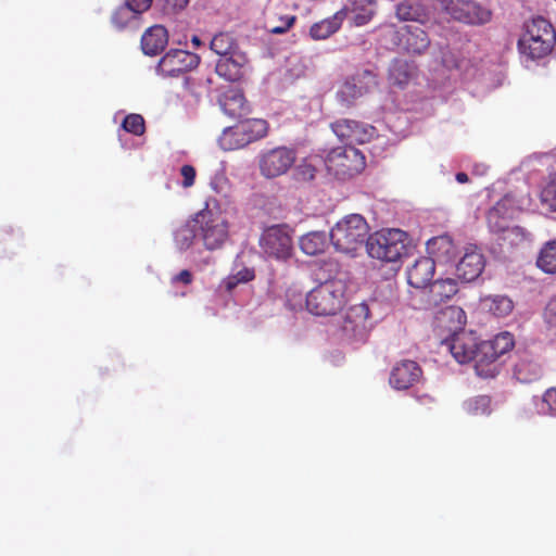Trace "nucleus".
<instances>
[{"label": "nucleus", "instance_id": "24", "mask_svg": "<svg viewBox=\"0 0 556 556\" xmlns=\"http://www.w3.org/2000/svg\"><path fill=\"white\" fill-rule=\"evenodd\" d=\"M339 12H344V20L349 17L354 25L363 26L375 15V0H348Z\"/></svg>", "mask_w": 556, "mask_h": 556}, {"label": "nucleus", "instance_id": "35", "mask_svg": "<svg viewBox=\"0 0 556 556\" xmlns=\"http://www.w3.org/2000/svg\"><path fill=\"white\" fill-rule=\"evenodd\" d=\"M223 112L230 117H241L248 114L245 99L240 91H230L227 93L223 101H220Z\"/></svg>", "mask_w": 556, "mask_h": 556}, {"label": "nucleus", "instance_id": "31", "mask_svg": "<svg viewBox=\"0 0 556 556\" xmlns=\"http://www.w3.org/2000/svg\"><path fill=\"white\" fill-rule=\"evenodd\" d=\"M344 21V12H336L332 16L324 18L309 28V36L314 40H325L339 30Z\"/></svg>", "mask_w": 556, "mask_h": 556}, {"label": "nucleus", "instance_id": "9", "mask_svg": "<svg viewBox=\"0 0 556 556\" xmlns=\"http://www.w3.org/2000/svg\"><path fill=\"white\" fill-rule=\"evenodd\" d=\"M260 248L268 258L288 261L293 253L291 229L287 225H273L265 228L260 237Z\"/></svg>", "mask_w": 556, "mask_h": 556}, {"label": "nucleus", "instance_id": "2", "mask_svg": "<svg viewBox=\"0 0 556 556\" xmlns=\"http://www.w3.org/2000/svg\"><path fill=\"white\" fill-rule=\"evenodd\" d=\"M208 46L210 50L218 56L215 70L220 77L229 81H237L243 77L248 58L230 34H216Z\"/></svg>", "mask_w": 556, "mask_h": 556}, {"label": "nucleus", "instance_id": "50", "mask_svg": "<svg viewBox=\"0 0 556 556\" xmlns=\"http://www.w3.org/2000/svg\"><path fill=\"white\" fill-rule=\"evenodd\" d=\"M191 281H192V274L187 269L181 270L179 274L175 275L172 278L173 283L181 282L184 285H189V283H191Z\"/></svg>", "mask_w": 556, "mask_h": 556}, {"label": "nucleus", "instance_id": "40", "mask_svg": "<svg viewBox=\"0 0 556 556\" xmlns=\"http://www.w3.org/2000/svg\"><path fill=\"white\" fill-rule=\"evenodd\" d=\"M533 404L540 415L556 416V388H549L542 397L534 396Z\"/></svg>", "mask_w": 556, "mask_h": 556}, {"label": "nucleus", "instance_id": "21", "mask_svg": "<svg viewBox=\"0 0 556 556\" xmlns=\"http://www.w3.org/2000/svg\"><path fill=\"white\" fill-rule=\"evenodd\" d=\"M435 261L431 257L420 256L407 268V282L409 286L421 289L428 287L433 278Z\"/></svg>", "mask_w": 556, "mask_h": 556}, {"label": "nucleus", "instance_id": "1", "mask_svg": "<svg viewBox=\"0 0 556 556\" xmlns=\"http://www.w3.org/2000/svg\"><path fill=\"white\" fill-rule=\"evenodd\" d=\"M198 226L199 241L207 251H215L226 243L229 237L228 220L216 200H210L204 208L193 215Z\"/></svg>", "mask_w": 556, "mask_h": 556}, {"label": "nucleus", "instance_id": "41", "mask_svg": "<svg viewBox=\"0 0 556 556\" xmlns=\"http://www.w3.org/2000/svg\"><path fill=\"white\" fill-rule=\"evenodd\" d=\"M210 186L212 190L222 197L228 198L230 195L231 184L226 175V166L224 163H220L219 167L212 176Z\"/></svg>", "mask_w": 556, "mask_h": 556}, {"label": "nucleus", "instance_id": "39", "mask_svg": "<svg viewBox=\"0 0 556 556\" xmlns=\"http://www.w3.org/2000/svg\"><path fill=\"white\" fill-rule=\"evenodd\" d=\"M457 283L453 278L437 279L430 286V292L434 300L450 299L457 292Z\"/></svg>", "mask_w": 556, "mask_h": 556}, {"label": "nucleus", "instance_id": "29", "mask_svg": "<svg viewBox=\"0 0 556 556\" xmlns=\"http://www.w3.org/2000/svg\"><path fill=\"white\" fill-rule=\"evenodd\" d=\"M330 237L325 231L314 230L303 235L299 240L301 251L306 255H318L328 248Z\"/></svg>", "mask_w": 556, "mask_h": 556}, {"label": "nucleus", "instance_id": "33", "mask_svg": "<svg viewBox=\"0 0 556 556\" xmlns=\"http://www.w3.org/2000/svg\"><path fill=\"white\" fill-rule=\"evenodd\" d=\"M541 365L529 356L520 357L514 368V376L522 383H529L541 378Z\"/></svg>", "mask_w": 556, "mask_h": 556}, {"label": "nucleus", "instance_id": "6", "mask_svg": "<svg viewBox=\"0 0 556 556\" xmlns=\"http://www.w3.org/2000/svg\"><path fill=\"white\" fill-rule=\"evenodd\" d=\"M408 245V235L397 228L377 231L366 241L369 256L387 263H394L407 254Z\"/></svg>", "mask_w": 556, "mask_h": 556}, {"label": "nucleus", "instance_id": "27", "mask_svg": "<svg viewBox=\"0 0 556 556\" xmlns=\"http://www.w3.org/2000/svg\"><path fill=\"white\" fill-rule=\"evenodd\" d=\"M396 16L404 22L425 23L429 10L421 0H404L396 5Z\"/></svg>", "mask_w": 556, "mask_h": 556}, {"label": "nucleus", "instance_id": "38", "mask_svg": "<svg viewBox=\"0 0 556 556\" xmlns=\"http://www.w3.org/2000/svg\"><path fill=\"white\" fill-rule=\"evenodd\" d=\"M536 265L546 274H556V240L548 241L543 245Z\"/></svg>", "mask_w": 556, "mask_h": 556}, {"label": "nucleus", "instance_id": "51", "mask_svg": "<svg viewBox=\"0 0 556 556\" xmlns=\"http://www.w3.org/2000/svg\"><path fill=\"white\" fill-rule=\"evenodd\" d=\"M301 175L304 179H313L315 177L316 166L313 164H303L300 166Z\"/></svg>", "mask_w": 556, "mask_h": 556}, {"label": "nucleus", "instance_id": "19", "mask_svg": "<svg viewBox=\"0 0 556 556\" xmlns=\"http://www.w3.org/2000/svg\"><path fill=\"white\" fill-rule=\"evenodd\" d=\"M515 345L514 336L508 331L497 333L493 339L480 342V359L484 362L485 368L497 366L496 361L509 352Z\"/></svg>", "mask_w": 556, "mask_h": 556}, {"label": "nucleus", "instance_id": "44", "mask_svg": "<svg viewBox=\"0 0 556 556\" xmlns=\"http://www.w3.org/2000/svg\"><path fill=\"white\" fill-rule=\"evenodd\" d=\"M122 127L127 132L140 136L144 132V119L139 114H129L124 118Z\"/></svg>", "mask_w": 556, "mask_h": 556}, {"label": "nucleus", "instance_id": "25", "mask_svg": "<svg viewBox=\"0 0 556 556\" xmlns=\"http://www.w3.org/2000/svg\"><path fill=\"white\" fill-rule=\"evenodd\" d=\"M174 243L177 250L194 251L197 245L200 244L198 236V226L193 222V216L185 224L175 229L173 233Z\"/></svg>", "mask_w": 556, "mask_h": 556}, {"label": "nucleus", "instance_id": "3", "mask_svg": "<svg viewBox=\"0 0 556 556\" xmlns=\"http://www.w3.org/2000/svg\"><path fill=\"white\" fill-rule=\"evenodd\" d=\"M346 302V282L342 278L325 280L306 293V308L316 316L336 315Z\"/></svg>", "mask_w": 556, "mask_h": 556}, {"label": "nucleus", "instance_id": "36", "mask_svg": "<svg viewBox=\"0 0 556 556\" xmlns=\"http://www.w3.org/2000/svg\"><path fill=\"white\" fill-rule=\"evenodd\" d=\"M140 15L138 10L124 0V3L112 13L111 23L116 29L122 30L136 23Z\"/></svg>", "mask_w": 556, "mask_h": 556}, {"label": "nucleus", "instance_id": "34", "mask_svg": "<svg viewBox=\"0 0 556 556\" xmlns=\"http://www.w3.org/2000/svg\"><path fill=\"white\" fill-rule=\"evenodd\" d=\"M482 307L496 317H505L514 309L513 301L502 294L489 295L482 299Z\"/></svg>", "mask_w": 556, "mask_h": 556}, {"label": "nucleus", "instance_id": "46", "mask_svg": "<svg viewBox=\"0 0 556 556\" xmlns=\"http://www.w3.org/2000/svg\"><path fill=\"white\" fill-rule=\"evenodd\" d=\"M544 317L547 324L556 326V294L546 304Z\"/></svg>", "mask_w": 556, "mask_h": 556}, {"label": "nucleus", "instance_id": "18", "mask_svg": "<svg viewBox=\"0 0 556 556\" xmlns=\"http://www.w3.org/2000/svg\"><path fill=\"white\" fill-rule=\"evenodd\" d=\"M389 34L396 39L395 45L399 49L413 54L425 52L430 39L426 31L418 26H405L401 30L389 29Z\"/></svg>", "mask_w": 556, "mask_h": 556}, {"label": "nucleus", "instance_id": "55", "mask_svg": "<svg viewBox=\"0 0 556 556\" xmlns=\"http://www.w3.org/2000/svg\"><path fill=\"white\" fill-rule=\"evenodd\" d=\"M192 43L194 47H199L201 45V40L198 36L192 37Z\"/></svg>", "mask_w": 556, "mask_h": 556}, {"label": "nucleus", "instance_id": "43", "mask_svg": "<svg viewBox=\"0 0 556 556\" xmlns=\"http://www.w3.org/2000/svg\"><path fill=\"white\" fill-rule=\"evenodd\" d=\"M541 203L546 210L556 212V175L541 191Z\"/></svg>", "mask_w": 556, "mask_h": 556}, {"label": "nucleus", "instance_id": "12", "mask_svg": "<svg viewBox=\"0 0 556 556\" xmlns=\"http://www.w3.org/2000/svg\"><path fill=\"white\" fill-rule=\"evenodd\" d=\"M527 205L525 198L517 199L514 194H506L488 212V227L496 237L509 227V219Z\"/></svg>", "mask_w": 556, "mask_h": 556}, {"label": "nucleus", "instance_id": "47", "mask_svg": "<svg viewBox=\"0 0 556 556\" xmlns=\"http://www.w3.org/2000/svg\"><path fill=\"white\" fill-rule=\"evenodd\" d=\"M164 2L166 11L176 12L184 10L189 3V0H164Z\"/></svg>", "mask_w": 556, "mask_h": 556}, {"label": "nucleus", "instance_id": "37", "mask_svg": "<svg viewBox=\"0 0 556 556\" xmlns=\"http://www.w3.org/2000/svg\"><path fill=\"white\" fill-rule=\"evenodd\" d=\"M463 409L470 416H488L493 412L489 395H476L463 402Z\"/></svg>", "mask_w": 556, "mask_h": 556}, {"label": "nucleus", "instance_id": "30", "mask_svg": "<svg viewBox=\"0 0 556 556\" xmlns=\"http://www.w3.org/2000/svg\"><path fill=\"white\" fill-rule=\"evenodd\" d=\"M415 66L403 59H395L389 67V83L392 86L404 88L415 75Z\"/></svg>", "mask_w": 556, "mask_h": 556}, {"label": "nucleus", "instance_id": "53", "mask_svg": "<svg viewBox=\"0 0 556 556\" xmlns=\"http://www.w3.org/2000/svg\"><path fill=\"white\" fill-rule=\"evenodd\" d=\"M455 178L459 184H465L468 181V175L466 173H457Z\"/></svg>", "mask_w": 556, "mask_h": 556}, {"label": "nucleus", "instance_id": "16", "mask_svg": "<svg viewBox=\"0 0 556 556\" xmlns=\"http://www.w3.org/2000/svg\"><path fill=\"white\" fill-rule=\"evenodd\" d=\"M200 59L197 54L175 49L167 52L159 62L157 72L163 76L176 77L198 66Z\"/></svg>", "mask_w": 556, "mask_h": 556}, {"label": "nucleus", "instance_id": "26", "mask_svg": "<svg viewBox=\"0 0 556 556\" xmlns=\"http://www.w3.org/2000/svg\"><path fill=\"white\" fill-rule=\"evenodd\" d=\"M167 42L168 35L166 28L162 25H154L142 35V51L144 54L155 55L166 47Z\"/></svg>", "mask_w": 556, "mask_h": 556}, {"label": "nucleus", "instance_id": "32", "mask_svg": "<svg viewBox=\"0 0 556 556\" xmlns=\"http://www.w3.org/2000/svg\"><path fill=\"white\" fill-rule=\"evenodd\" d=\"M496 240L502 247L516 248L532 242V233L521 226H509L501 232Z\"/></svg>", "mask_w": 556, "mask_h": 556}, {"label": "nucleus", "instance_id": "11", "mask_svg": "<svg viewBox=\"0 0 556 556\" xmlns=\"http://www.w3.org/2000/svg\"><path fill=\"white\" fill-rule=\"evenodd\" d=\"M442 8L452 18L470 25L491 20V11L472 0H442Z\"/></svg>", "mask_w": 556, "mask_h": 556}, {"label": "nucleus", "instance_id": "48", "mask_svg": "<svg viewBox=\"0 0 556 556\" xmlns=\"http://www.w3.org/2000/svg\"><path fill=\"white\" fill-rule=\"evenodd\" d=\"M134 9L138 10L140 14L150 9L152 0H125Z\"/></svg>", "mask_w": 556, "mask_h": 556}, {"label": "nucleus", "instance_id": "42", "mask_svg": "<svg viewBox=\"0 0 556 556\" xmlns=\"http://www.w3.org/2000/svg\"><path fill=\"white\" fill-rule=\"evenodd\" d=\"M255 277L252 268L243 267L236 273H231L225 280L224 287L228 291H232L239 283H247Z\"/></svg>", "mask_w": 556, "mask_h": 556}, {"label": "nucleus", "instance_id": "20", "mask_svg": "<svg viewBox=\"0 0 556 556\" xmlns=\"http://www.w3.org/2000/svg\"><path fill=\"white\" fill-rule=\"evenodd\" d=\"M368 315L369 309L366 304L354 306L346 315L342 326V331L349 340L355 342L365 341L369 329L366 324Z\"/></svg>", "mask_w": 556, "mask_h": 556}, {"label": "nucleus", "instance_id": "52", "mask_svg": "<svg viewBox=\"0 0 556 556\" xmlns=\"http://www.w3.org/2000/svg\"><path fill=\"white\" fill-rule=\"evenodd\" d=\"M442 63L447 68H460L462 62L456 60L452 54H444L442 58Z\"/></svg>", "mask_w": 556, "mask_h": 556}, {"label": "nucleus", "instance_id": "23", "mask_svg": "<svg viewBox=\"0 0 556 556\" xmlns=\"http://www.w3.org/2000/svg\"><path fill=\"white\" fill-rule=\"evenodd\" d=\"M466 325V314L459 306H446L435 315V326L443 331L455 336L464 331Z\"/></svg>", "mask_w": 556, "mask_h": 556}, {"label": "nucleus", "instance_id": "13", "mask_svg": "<svg viewBox=\"0 0 556 556\" xmlns=\"http://www.w3.org/2000/svg\"><path fill=\"white\" fill-rule=\"evenodd\" d=\"M295 151L287 147L266 150L260 154V170L266 178L283 175L294 164Z\"/></svg>", "mask_w": 556, "mask_h": 556}, {"label": "nucleus", "instance_id": "22", "mask_svg": "<svg viewBox=\"0 0 556 556\" xmlns=\"http://www.w3.org/2000/svg\"><path fill=\"white\" fill-rule=\"evenodd\" d=\"M421 369L416 362L402 361L397 363L390 375V384L396 390H405L419 380Z\"/></svg>", "mask_w": 556, "mask_h": 556}, {"label": "nucleus", "instance_id": "49", "mask_svg": "<svg viewBox=\"0 0 556 556\" xmlns=\"http://www.w3.org/2000/svg\"><path fill=\"white\" fill-rule=\"evenodd\" d=\"M295 21V17L294 16H287L283 21H282V25H279V26H274L271 27L269 30L270 33L273 34H283L286 33L291 26L292 24L294 23Z\"/></svg>", "mask_w": 556, "mask_h": 556}, {"label": "nucleus", "instance_id": "45", "mask_svg": "<svg viewBox=\"0 0 556 556\" xmlns=\"http://www.w3.org/2000/svg\"><path fill=\"white\" fill-rule=\"evenodd\" d=\"M180 176L182 178L180 185L181 187L184 188H190L194 185V180H195V176H197V173H195V168L192 166V165H189V164H185L180 167Z\"/></svg>", "mask_w": 556, "mask_h": 556}, {"label": "nucleus", "instance_id": "15", "mask_svg": "<svg viewBox=\"0 0 556 556\" xmlns=\"http://www.w3.org/2000/svg\"><path fill=\"white\" fill-rule=\"evenodd\" d=\"M330 126L333 134L345 146L366 143L376 135L374 126L354 119H338L331 123Z\"/></svg>", "mask_w": 556, "mask_h": 556}, {"label": "nucleus", "instance_id": "5", "mask_svg": "<svg viewBox=\"0 0 556 556\" xmlns=\"http://www.w3.org/2000/svg\"><path fill=\"white\" fill-rule=\"evenodd\" d=\"M368 232L365 218L359 214H350L331 228L329 237L338 252L352 255L367 241Z\"/></svg>", "mask_w": 556, "mask_h": 556}, {"label": "nucleus", "instance_id": "7", "mask_svg": "<svg viewBox=\"0 0 556 556\" xmlns=\"http://www.w3.org/2000/svg\"><path fill=\"white\" fill-rule=\"evenodd\" d=\"M455 361L459 364L475 362V370L479 377L493 378L497 375V367H486L484 362L480 359V342L473 332L460 331L442 341Z\"/></svg>", "mask_w": 556, "mask_h": 556}, {"label": "nucleus", "instance_id": "4", "mask_svg": "<svg viewBox=\"0 0 556 556\" xmlns=\"http://www.w3.org/2000/svg\"><path fill=\"white\" fill-rule=\"evenodd\" d=\"M556 41L553 25L542 16L528 22L525 31L518 41V49L522 58L538 60L547 55Z\"/></svg>", "mask_w": 556, "mask_h": 556}, {"label": "nucleus", "instance_id": "14", "mask_svg": "<svg viewBox=\"0 0 556 556\" xmlns=\"http://www.w3.org/2000/svg\"><path fill=\"white\" fill-rule=\"evenodd\" d=\"M377 86L374 72L364 70L348 78L338 89L337 99L343 106H350L357 98L371 91Z\"/></svg>", "mask_w": 556, "mask_h": 556}, {"label": "nucleus", "instance_id": "17", "mask_svg": "<svg viewBox=\"0 0 556 556\" xmlns=\"http://www.w3.org/2000/svg\"><path fill=\"white\" fill-rule=\"evenodd\" d=\"M485 266L481 250L475 244L464 247L463 255L455 265V274L464 282L476 280Z\"/></svg>", "mask_w": 556, "mask_h": 556}, {"label": "nucleus", "instance_id": "54", "mask_svg": "<svg viewBox=\"0 0 556 556\" xmlns=\"http://www.w3.org/2000/svg\"><path fill=\"white\" fill-rule=\"evenodd\" d=\"M488 169V166L485 165H477L475 166V173L478 174V175H483Z\"/></svg>", "mask_w": 556, "mask_h": 556}, {"label": "nucleus", "instance_id": "10", "mask_svg": "<svg viewBox=\"0 0 556 556\" xmlns=\"http://www.w3.org/2000/svg\"><path fill=\"white\" fill-rule=\"evenodd\" d=\"M325 165L334 175L353 176L364 169L365 156L353 146L339 147L328 153Z\"/></svg>", "mask_w": 556, "mask_h": 556}, {"label": "nucleus", "instance_id": "28", "mask_svg": "<svg viewBox=\"0 0 556 556\" xmlns=\"http://www.w3.org/2000/svg\"><path fill=\"white\" fill-rule=\"evenodd\" d=\"M427 251L435 262L448 263L456 255V248L448 236H440L428 240Z\"/></svg>", "mask_w": 556, "mask_h": 556}, {"label": "nucleus", "instance_id": "8", "mask_svg": "<svg viewBox=\"0 0 556 556\" xmlns=\"http://www.w3.org/2000/svg\"><path fill=\"white\" fill-rule=\"evenodd\" d=\"M267 131L268 124L265 119H245L235 126L226 127L218 138V143L223 150L233 151L264 138Z\"/></svg>", "mask_w": 556, "mask_h": 556}]
</instances>
